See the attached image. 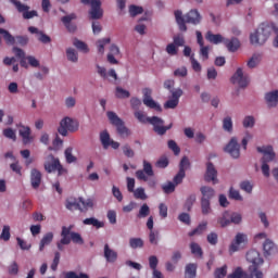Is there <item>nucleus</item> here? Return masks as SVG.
<instances>
[{
	"instance_id": "1",
	"label": "nucleus",
	"mask_w": 278,
	"mask_h": 278,
	"mask_svg": "<svg viewBox=\"0 0 278 278\" xmlns=\"http://www.w3.org/2000/svg\"><path fill=\"white\" fill-rule=\"evenodd\" d=\"M278 34V26L275 24L263 23L250 35L251 45H264L271 34Z\"/></svg>"
},
{
	"instance_id": "2",
	"label": "nucleus",
	"mask_w": 278,
	"mask_h": 278,
	"mask_svg": "<svg viewBox=\"0 0 278 278\" xmlns=\"http://www.w3.org/2000/svg\"><path fill=\"white\" fill-rule=\"evenodd\" d=\"M134 116L139 123H142L143 125L150 123V125L153 126V130L155 131V134H157V136H164V134H166V131H168V129H172L173 127V124L164 126V119L157 116L147 117V115L142 111H136L134 113Z\"/></svg>"
},
{
	"instance_id": "3",
	"label": "nucleus",
	"mask_w": 278,
	"mask_h": 278,
	"mask_svg": "<svg viewBox=\"0 0 278 278\" xmlns=\"http://www.w3.org/2000/svg\"><path fill=\"white\" fill-rule=\"evenodd\" d=\"M174 14L180 31H188V26H186V23H190L191 25H199L202 18L201 13H199L197 9H193L190 12H188L185 15V17L181 10L175 11Z\"/></svg>"
},
{
	"instance_id": "4",
	"label": "nucleus",
	"mask_w": 278,
	"mask_h": 278,
	"mask_svg": "<svg viewBox=\"0 0 278 278\" xmlns=\"http://www.w3.org/2000/svg\"><path fill=\"white\" fill-rule=\"evenodd\" d=\"M248 262L252 264L250 266V277L251 278H264V274L260 270V266L264 264V258L260 255L257 250H249L245 255Z\"/></svg>"
},
{
	"instance_id": "5",
	"label": "nucleus",
	"mask_w": 278,
	"mask_h": 278,
	"mask_svg": "<svg viewBox=\"0 0 278 278\" xmlns=\"http://www.w3.org/2000/svg\"><path fill=\"white\" fill-rule=\"evenodd\" d=\"M256 151L258 153H263V157L261 159L262 167L261 170L264 177H270V166L268 165L269 162H274L276 154L273 146H263L257 147Z\"/></svg>"
},
{
	"instance_id": "6",
	"label": "nucleus",
	"mask_w": 278,
	"mask_h": 278,
	"mask_svg": "<svg viewBox=\"0 0 278 278\" xmlns=\"http://www.w3.org/2000/svg\"><path fill=\"white\" fill-rule=\"evenodd\" d=\"M43 168L46 173H55L56 170L59 177L68 174V169L64 168L62 163H60V159L55 157L53 154L47 156Z\"/></svg>"
},
{
	"instance_id": "7",
	"label": "nucleus",
	"mask_w": 278,
	"mask_h": 278,
	"mask_svg": "<svg viewBox=\"0 0 278 278\" xmlns=\"http://www.w3.org/2000/svg\"><path fill=\"white\" fill-rule=\"evenodd\" d=\"M12 51L20 59V66H22V68H29V66L38 68V66H40V61L33 55L25 56V51L23 49L13 47Z\"/></svg>"
},
{
	"instance_id": "8",
	"label": "nucleus",
	"mask_w": 278,
	"mask_h": 278,
	"mask_svg": "<svg viewBox=\"0 0 278 278\" xmlns=\"http://www.w3.org/2000/svg\"><path fill=\"white\" fill-rule=\"evenodd\" d=\"M106 116L111 125L116 127L117 134L121 136V138H128V136H130L131 131H129V128L125 126V122H123L115 112L109 111Z\"/></svg>"
},
{
	"instance_id": "9",
	"label": "nucleus",
	"mask_w": 278,
	"mask_h": 278,
	"mask_svg": "<svg viewBox=\"0 0 278 278\" xmlns=\"http://www.w3.org/2000/svg\"><path fill=\"white\" fill-rule=\"evenodd\" d=\"M77 129H79V123L71 117H64L61 122H60V126L58 128V131L61 136H68V131H71L72 134L77 131Z\"/></svg>"
},
{
	"instance_id": "10",
	"label": "nucleus",
	"mask_w": 278,
	"mask_h": 278,
	"mask_svg": "<svg viewBox=\"0 0 278 278\" xmlns=\"http://www.w3.org/2000/svg\"><path fill=\"white\" fill-rule=\"evenodd\" d=\"M0 34L3 38V40L5 41L7 45H20L21 47H26V45H28L29 42V37L27 36H12V34H10L8 30H5V28H1L0 27Z\"/></svg>"
},
{
	"instance_id": "11",
	"label": "nucleus",
	"mask_w": 278,
	"mask_h": 278,
	"mask_svg": "<svg viewBox=\"0 0 278 278\" xmlns=\"http://www.w3.org/2000/svg\"><path fill=\"white\" fill-rule=\"evenodd\" d=\"M10 3L14 5V8L20 12V14H23V18L26 21H29V18H34L35 16H38V11L33 10L29 11V5L23 4V2L18 0H9Z\"/></svg>"
},
{
	"instance_id": "12",
	"label": "nucleus",
	"mask_w": 278,
	"mask_h": 278,
	"mask_svg": "<svg viewBox=\"0 0 278 278\" xmlns=\"http://www.w3.org/2000/svg\"><path fill=\"white\" fill-rule=\"evenodd\" d=\"M188 168H190V160L188 156H184L179 163V170L174 177V185L179 186L184 181Z\"/></svg>"
},
{
	"instance_id": "13",
	"label": "nucleus",
	"mask_w": 278,
	"mask_h": 278,
	"mask_svg": "<svg viewBox=\"0 0 278 278\" xmlns=\"http://www.w3.org/2000/svg\"><path fill=\"white\" fill-rule=\"evenodd\" d=\"M143 94V103L147 105V108H150V110H155L156 112H162V106L157 104V102L154 101L151 96L153 94V90L151 88H143L142 89Z\"/></svg>"
},
{
	"instance_id": "14",
	"label": "nucleus",
	"mask_w": 278,
	"mask_h": 278,
	"mask_svg": "<svg viewBox=\"0 0 278 278\" xmlns=\"http://www.w3.org/2000/svg\"><path fill=\"white\" fill-rule=\"evenodd\" d=\"M153 175H155L153 165L147 161H143V169H138L136 172V177L139 181H149V177H153Z\"/></svg>"
},
{
	"instance_id": "15",
	"label": "nucleus",
	"mask_w": 278,
	"mask_h": 278,
	"mask_svg": "<svg viewBox=\"0 0 278 278\" xmlns=\"http://www.w3.org/2000/svg\"><path fill=\"white\" fill-rule=\"evenodd\" d=\"M231 84L239 86V88H247L249 86V76H244L242 67L237 68L236 73L230 78Z\"/></svg>"
},
{
	"instance_id": "16",
	"label": "nucleus",
	"mask_w": 278,
	"mask_h": 278,
	"mask_svg": "<svg viewBox=\"0 0 278 278\" xmlns=\"http://www.w3.org/2000/svg\"><path fill=\"white\" fill-rule=\"evenodd\" d=\"M226 153H229L233 160H238L240 157V143H238V138L232 137L227 146L224 148Z\"/></svg>"
},
{
	"instance_id": "17",
	"label": "nucleus",
	"mask_w": 278,
	"mask_h": 278,
	"mask_svg": "<svg viewBox=\"0 0 278 278\" xmlns=\"http://www.w3.org/2000/svg\"><path fill=\"white\" fill-rule=\"evenodd\" d=\"M247 242H249V238L247 237L245 233H237L235 240L229 245L230 255H233V253L240 251V244H247Z\"/></svg>"
},
{
	"instance_id": "18",
	"label": "nucleus",
	"mask_w": 278,
	"mask_h": 278,
	"mask_svg": "<svg viewBox=\"0 0 278 278\" xmlns=\"http://www.w3.org/2000/svg\"><path fill=\"white\" fill-rule=\"evenodd\" d=\"M172 99L167 100L164 104L165 110H175L179 105V98L184 97V90L181 88L172 91Z\"/></svg>"
},
{
	"instance_id": "19",
	"label": "nucleus",
	"mask_w": 278,
	"mask_h": 278,
	"mask_svg": "<svg viewBox=\"0 0 278 278\" xmlns=\"http://www.w3.org/2000/svg\"><path fill=\"white\" fill-rule=\"evenodd\" d=\"M90 5H91V10L89 14L91 18L93 21H99V18H102L103 10H101V0H92Z\"/></svg>"
},
{
	"instance_id": "20",
	"label": "nucleus",
	"mask_w": 278,
	"mask_h": 278,
	"mask_svg": "<svg viewBox=\"0 0 278 278\" xmlns=\"http://www.w3.org/2000/svg\"><path fill=\"white\" fill-rule=\"evenodd\" d=\"M218 170L214 167L212 162L206 164V174H205V181H213V184H218Z\"/></svg>"
},
{
	"instance_id": "21",
	"label": "nucleus",
	"mask_w": 278,
	"mask_h": 278,
	"mask_svg": "<svg viewBox=\"0 0 278 278\" xmlns=\"http://www.w3.org/2000/svg\"><path fill=\"white\" fill-rule=\"evenodd\" d=\"M40 184H42V173L37 168H33L30 170V185L34 190H38L40 188Z\"/></svg>"
},
{
	"instance_id": "22",
	"label": "nucleus",
	"mask_w": 278,
	"mask_h": 278,
	"mask_svg": "<svg viewBox=\"0 0 278 278\" xmlns=\"http://www.w3.org/2000/svg\"><path fill=\"white\" fill-rule=\"evenodd\" d=\"M104 258L106 260V262L109 264H114L118 260V252L112 250V248H110V244L105 243L104 244Z\"/></svg>"
},
{
	"instance_id": "23",
	"label": "nucleus",
	"mask_w": 278,
	"mask_h": 278,
	"mask_svg": "<svg viewBox=\"0 0 278 278\" xmlns=\"http://www.w3.org/2000/svg\"><path fill=\"white\" fill-rule=\"evenodd\" d=\"M28 31L29 34H36V36H38L39 42H42L43 45H49V42H51V37L36 28V26L28 27Z\"/></svg>"
},
{
	"instance_id": "24",
	"label": "nucleus",
	"mask_w": 278,
	"mask_h": 278,
	"mask_svg": "<svg viewBox=\"0 0 278 278\" xmlns=\"http://www.w3.org/2000/svg\"><path fill=\"white\" fill-rule=\"evenodd\" d=\"M263 251L265 257H268V255H275V253H277V245L275 242H273V240L266 239L263 243Z\"/></svg>"
},
{
	"instance_id": "25",
	"label": "nucleus",
	"mask_w": 278,
	"mask_h": 278,
	"mask_svg": "<svg viewBox=\"0 0 278 278\" xmlns=\"http://www.w3.org/2000/svg\"><path fill=\"white\" fill-rule=\"evenodd\" d=\"M92 207H94V200L92 198L87 200L79 198V212L86 214V212H88V210H92Z\"/></svg>"
},
{
	"instance_id": "26",
	"label": "nucleus",
	"mask_w": 278,
	"mask_h": 278,
	"mask_svg": "<svg viewBox=\"0 0 278 278\" xmlns=\"http://www.w3.org/2000/svg\"><path fill=\"white\" fill-rule=\"evenodd\" d=\"M20 136L24 144L31 142V128L29 126L20 125Z\"/></svg>"
},
{
	"instance_id": "27",
	"label": "nucleus",
	"mask_w": 278,
	"mask_h": 278,
	"mask_svg": "<svg viewBox=\"0 0 278 278\" xmlns=\"http://www.w3.org/2000/svg\"><path fill=\"white\" fill-rule=\"evenodd\" d=\"M224 45L231 53H236L240 49V40L238 38L224 39Z\"/></svg>"
},
{
	"instance_id": "28",
	"label": "nucleus",
	"mask_w": 278,
	"mask_h": 278,
	"mask_svg": "<svg viewBox=\"0 0 278 278\" xmlns=\"http://www.w3.org/2000/svg\"><path fill=\"white\" fill-rule=\"evenodd\" d=\"M265 100L266 103L269 108H277V103H278V91H271V92H267L265 94Z\"/></svg>"
},
{
	"instance_id": "29",
	"label": "nucleus",
	"mask_w": 278,
	"mask_h": 278,
	"mask_svg": "<svg viewBox=\"0 0 278 278\" xmlns=\"http://www.w3.org/2000/svg\"><path fill=\"white\" fill-rule=\"evenodd\" d=\"M73 230V226H63L61 231V244H71V231Z\"/></svg>"
},
{
	"instance_id": "30",
	"label": "nucleus",
	"mask_w": 278,
	"mask_h": 278,
	"mask_svg": "<svg viewBox=\"0 0 278 278\" xmlns=\"http://www.w3.org/2000/svg\"><path fill=\"white\" fill-rule=\"evenodd\" d=\"M217 223L222 228L229 227V225H231V213L228 211L224 212L222 216L217 218Z\"/></svg>"
},
{
	"instance_id": "31",
	"label": "nucleus",
	"mask_w": 278,
	"mask_h": 278,
	"mask_svg": "<svg viewBox=\"0 0 278 278\" xmlns=\"http://www.w3.org/2000/svg\"><path fill=\"white\" fill-rule=\"evenodd\" d=\"M205 38L212 45H220V42H225V38L222 37L220 34L214 35L212 31H207Z\"/></svg>"
},
{
	"instance_id": "32",
	"label": "nucleus",
	"mask_w": 278,
	"mask_h": 278,
	"mask_svg": "<svg viewBox=\"0 0 278 278\" xmlns=\"http://www.w3.org/2000/svg\"><path fill=\"white\" fill-rule=\"evenodd\" d=\"M79 198H67L65 202V207L66 210H70L73 212V210H78L79 211Z\"/></svg>"
},
{
	"instance_id": "33",
	"label": "nucleus",
	"mask_w": 278,
	"mask_h": 278,
	"mask_svg": "<svg viewBox=\"0 0 278 278\" xmlns=\"http://www.w3.org/2000/svg\"><path fill=\"white\" fill-rule=\"evenodd\" d=\"M53 242V232L46 233L39 243V251H45V247H49Z\"/></svg>"
},
{
	"instance_id": "34",
	"label": "nucleus",
	"mask_w": 278,
	"mask_h": 278,
	"mask_svg": "<svg viewBox=\"0 0 278 278\" xmlns=\"http://www.w3.org/2000/svg\"><path fill=\"white\" fill-rule=\"evenodd\" d=\"M185 277L186 278H195L197 277V264L189 263L186 265Z\"/></svg>"
},
{
	"instance_id": "35",
	"label": "nucleus",
	"mask_w": 278,
	"mask_h": 278,
	"mask_svg": "<svg viewBox=\"0 0 278 278\" xmlns=\"http://www.w3.org/2000/svg\"><path fill=\"white\" fill-rule=\"evenodd\" d=\"M84 225H91L92 227H96V229H101L105 227V224L103 222H100L99 219L94 217H89L83 220Z\"/></svg>"
},
{
	"instance_id": "36",
	"label": "nucleus",
	"mask_w": 278,
	"mask_h": 278,
	"mask_svg": "<svg viewBox=\"0 0 278 278\" xmlns=\"http://www.w3.org/2000/svg\"><path fill=\"white\" fill-rule=\"evenodd\" d=\"M111 141L112 139L110 138V132H108V130H104L100 134V142L103 149H110Z\"/></svg>"
},
{
	"instance_id": "37",
	"label": "nucleus",
	"mask_w": 278,
	"mask_h": 278,
	"mask_svg": "<svg viewBox=\"0 0 278 278\" xmlns=\"http://www.w3.org/2000/svg\"><path fill=\"white\" fill-rule=\"evenodd\" d=\"M200 192L202 194V199H207V201H210L215 194L214 189L206 186L201 187Z\"/></svg>"
},
{
	"instance_id": "38",
	"label": "nucleus",
	"mask_w": 278,
	"mask_h": 278,
	"mask_svg": "<svg viewBox=\"0 0 278 278\" xmlns=\"http://www.w3.org/2000/svg\"><path fill=\"white\" fill-rule=\"evenodd\" d=\"M64 156L66 164H74V162H77V156L73 155L72 147L65 149Z\"/></svg>"
},
{
	"instance_id": "39",
	"label": "nucleus",
	"mask_w": 278,
	"mask_h": 278,
	"mask_svg": "<svg viewBox=\"0 0 278 278\" xmlns=\"http://www.w3.org/2000/svg\"><path fill=\"white\" fill-rule=\"evenodd\" d=\"M129 247L130 249H142L144 247V240L142 238H130Z\"/></svg>"
},
{
	"instance_id": "40",
	"label": "nucleus",
	"mask_w": 278,
	"mask_h": 278,
	"mask_svg": "<svg viewBox=\"0 0 278 278\" xmlns=\"http://www.w3.org/2000/svg\"><path fill=\"white\" fill-rule=\"evenodd\" d=\"M205 229H207V222H203L195 229L190 231L189 237L192 238V236H201V233H203V231H205Z\"/></svg>"
},
{
	"instance_id": "41",
	"label": "nucleus",
	"mask_w": 278,
	"mask_h": 278,
	"mask_svg": "<svg viewBox=\"0 0 278 278\" xmlns=\"http://www.w3.org/2000/svg\"><path fill=\"white\" fill-rule=\"evenodd\" d=\"M190 250L192 255H195L197 257H203V249H201V245L197 242H191Z\"/></svg>"
},
{
	"instance_id": "42",
	"label": "nucleus",
	"mask_w": 278,
	"mask_h": 278,
	"mask_svg": "<svg viewBox=\"0 0 278 278\" xmlns=\"http://www.w3.org/2000/svg\"><path fill=\"white\" fill-rule=\"evenodd\" d=\"M227 278H249V275L242 270V267H237Z\"/></svg>"
},
{
	"instance_id": "43",
	"label": "nucleus",
	"mask_w": 278,
	"mask_h": 278,
	"mask_svg": "<svg viewBox=\"0 0 278 278\" xmlns=\"http://www.w3.org/2000/svg\"><path fill=\"white\" fill-rule=\"evenodd\" d=\"M223 129L224 131H228V134H231L233 131V121H231V117L227 116L224 118Z\"/></svg>"
},
{
	"instance_id": "44",
	"label": "nucleus",
	"mask_w": 278,
	"mask_h": 278,
	"mask_svg": "<svg viewBox=\"0 0 278 278\" xmlns=\"http://www.w3.org/2000/svg\"><path fill=\"white\" fill-rule=\"evenodd\" d=\"M149 214H151V208L147 203H144L141 205L139 213L137 214V218H147Z\"/></svg>"
},
{
	"instance_id": "45",
	"label": "nucleus",
	"mask_w": 278,
	"mask_h": 278,
	"mask_svg": "<svg viewBox=\"0 0 278 278\" xmlns=\"http://www.w3.org/2000/svg\"><path fill=\"white\" fill-rule=\"evenodd\" d=\"M201 207H202V214L204 215H207L212 212L210 200H207L206 198L201 199Z\"/></svg>"
},
{
	"instance_id": "46",
	"label": "nucleus",
	"mask_w": 278,
	"mask_h": 278,
	"mask_svg": "<svg viewBox=\"0 0 278 278\" xmlns=\"http://www.w3.org/2000/svg\"><path fill=\"white\" fill-rule=\"evenodd\" d=\"M66 55H67V60L70 62H77L79 60V55L77 54V51H75V49L73 48H68L66 50Z\"/></svg>"
},
{
	"instance_id": "47",
	"label": "nucleus",
	"mask_w": 278,
	"mask_h": 278,
	"mask_svg": "<svg viewBox=\"0 0 278 278\" xmlns=\"http://www.w3.org/2000/svg\"><path fill=\"white\" fill-rule=\"evenodd\" d=\"M177 185L175 182L168 181L166 185L162 186V190L165 194H173L175 192Z\"/></svg>"
},
{
	"instance_id": "48",
	"label": "nucleus",
	"mask_w": 278,
	"mask_h": 278,
	"mask_svg": "<svg viewBox=\"0 0 278 278\" xmlns=\"http://www.w3.org/2000/svg\"><path fill=\"white\" fill-rule=\"evenodd\" d=\"M110 42H111L110 38L99 39L97 42L99 53L101 54L105 53V45H110Z\"/></svg>"
},
{
	"instance_id": "49",
	"label": "nucleus",
	"mask_w": 278,
	"mask_h": 278,
	"mask_svg": "<svg viewBox=\"0 0 278 278\" xmlns=\"http://www.w3.org/2000/svg\"><path fill=\"white\" fill-rule=\"evenodd\" d=\"M134 192L135 199H140L141 201H147L148 197L147 193L144 192V188L140 187L137 188Z\"/></svg>"
},
{
	"instance_id": "50",
	"label": "nucleus",
	"mask_w": 278,
	"mask_h": 278,
	"mask_svg": "<svg viewBox=\"0 0 278 278\" xmlns=\"http://www.w3.org/2000/svg\"><path fill=\"white\" fill-rule=\"evenodd\" d=\"M195 202H197V195L195 194L189 195L185 203V210L190 212Z\"/></svg>"
},
{
	"instance_id": "51",
	"label": "nucleus",
	"mask_w": 278,
	"mask_h": 278,
	"mask_svg": "<svg viewBox=\"0 0 278 278\" xmlns=\"http://www.w3.org/2000/svg\"><path fill=\"white\" fill-rule=\"evenodd\" d=\"M12 235L10 233V226L5 225L2 228V232L0 235V240H3L4 242H8Z\"/></svg>"
},
{
	"instance_id": "52",
	"label": "nucleus",
	"mask_w": 278,
	"mask_h": 278,
	"mask_svg": "<svg viewBox=\"0 0 278 278\" xmlns=\"http://www.w3.org/2000/svg\"><path fill=\"white\" fill-rule=\"evenodd\" d=\"M3 136L4 138H9V140H13V142H16V131L12 128H5L3 129Z\"/></svg>"
},
{
	"instance_id": "53",
	"label": "nucleus",
	"mask_w": 278,
	"mask_h": 278,
	"mask_svg": "<svg viewBox=\"0 0 278 278\" xmlns=\"http://www.w3.org/2000/svg\"><path fill=\"white\" fill-rule=\"evenodd\" d=\"M115 97L117 99H129L130 93H129V91H127V90H125L121 87H117L116 92H115Z\"/></svg>"
},
{
	"instance_id": "54",
	"label": "nucleus",
	"mask_w": 278,
	"mask_h": 278,
	"mask_svg": "<svg viewBox=\"0 0 278 278\" xmlns=\"http://www.w3.org/2000/svg\"><path fill=\"white\" fill-rule=\"evenodd\" d=\"M243 127H244L245 129H249V127H250V128L255 127V117H253V116H251V115L245 116V117L243 118Z\"/></svg>"
},
{
	"instance_id": "55",
	"label": "nucleus",
	"mask_w": 278,
	"mask_h": 278,
	"mask_svg": "<svg viewBox=\"0 0 278 278\" xmlns=\"http://www.w3.org/2000/svg\"><path fill=\"white\" fill-rule=\"evenodd\" d=\"M73 45L74 47H76V49H79V51H84V53H88V45H86V42L79 39H75Z\"/></svg>"
},
{
	"instance_id": "56",
	"label": "nucleus",
	"mask_w": 278,
	"mask_h": 278,
	"mask_svg": "<svg viewBox=\"0 0 278 278\" xmlns=\"http://www.w3.org/2000/svg\"><path fill=\"white\" fill-rule=\"evenodd\" d=\"M215 278H225L227 277V265H224L223 267L216 268L214 273Z\"/></svg>"
},
{
	"instance_id": "57",
	"label": "nucleus",
	"mask_w": 278,
	"mask_h": 278,
	"mask_svg": "<svg viewBox=\"0 0 278 278\" xmlns=\"http://www.w3.org/2000/svg\"><path fill=\"white\" fill-rule=\"evenodd\" d=\"M167 146L168 149L174 152V155H179V153H181V149L179 148V146H177V142H175V140H169L167 142Z\"/></svg>"
},
{
	"instance_id": "58",
	"label": "nucleus",
	"mask_w": 278,
	"mask_h": 278,
	"mask_svg": "<svg viewBox=\"0 0 278 278\" xmlns=\"http://www.w3.org/2000/svg\"><path fill=\"white\" fill-rule=\"evenodd\" d=\"M206 240H207L208 244L216 247V244H218V233L210 232L206 237Z\"/></svg>"
},
{
	"instance_id": "59",
	"label": "nucleus",
	"mask_w": 278,
	"mask_h": 278,
	"mask_svg": "<svg viewBox=\"0 0 278 278\" xmlns=\"http://www.w3.org/2000/svg\"><path fill=\"white\" fill-rule=\"evenodd\" d=\"M70 239L74 244H84V238L78 232H71Z\"/></svg>"
},
{
	"instance_id": "60",
	"label": "nucleus",
	"mask_w": 278,
	"mask_h": 278,
	"mask_svg": "<svg viewBox=\"0 0 278 278\" xmlns=\"http://www.w3.org/2000/svg\"><path fill=\"white\" fill-rule=\"evenodd\" d=\"M142 12H144L142 7H138V5H134V4H131L129 7V14H130V16H138V14H142Z\"/></svg>"
},
{
	"instance_id": "61",
	"label": "nucleus",
	"mask_w": 278,
	"mask_h": 278,
	"mask_svg": "<svg viewBox=\"0 0 278 278\" xmlns=\"http://www.w3.org/2000/svg\"><path fill=\"white\" fill-rule=\"evenodd\" d=\"M233 225H240V223H242V214L240 213H232L230 214V224Z\"/></svg>"
},
{
	"instance_id": "62",
	"label": "nucleus",
	"mask_w": 278,
	"mask_h": 278,
	"mask_svg": "<svg viewBox=\"0 0 278 278\" xmlns=\"http://www.w3.org/2000/svg\"><path fill=\"white\" fill-rule=\"evenodd\" d=\"M229 199H233L235 201H242V195H240V191L231 187L229 190Z\"/></svg>"
},
{
	"instance_id": "63",
	"label": "nucleus",
	"mask_w": 278,
	"mask_h": 278,
	"mask_svg": "<svg viewBox=\"0 0 278 278\" xmlns=\"http://www.w3.org/2000/svg\"><path fill=\"white\" fill-rule=\"evenodd\" d=\"M65 278H90V276L84 273H80L79 275H77V273L75 271H67L65 273Z\"/></svg>"
},
{
	"instance_id": "64",
	"label": "nucleus",
	"mask_w": 278,
	"mask_h": 278,
	"mask_svg": "<svg viewBox=\"0 0 278 278\" xmlns=\"http://www.w3.org/2000/svg\"><path fill=\"white\" fill-rule=\"evenodd\" d=\"M9 275H18V263L12 262L8 267Z\"/></svg>"
}]
</instances>
